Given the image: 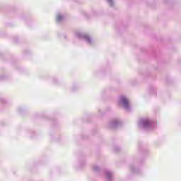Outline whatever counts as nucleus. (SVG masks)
Instances as JSON below:
<instances>
[{
    "instance_id": "nucleus-1",
    "label": "nucleus",
    "mask_w": 181,
    "mask_h": 181,
    "mask_svg": "<svg viewBox=\"0 0 181 181\" xmlns=\"http://www.w3.org/2000/svg\"><path fill=\"white\" fill-rule=\"evenodd\" d=\"M122 103L124 107H128V104H129V102H128V99L125 98H122Z\"/></svg>"
},
{
    "instance_id": "nucleus-3",
    "label": "nucleus",
    "mask_w": 181,
    "mask_h": 181,
    "mask_svg": "<svg viewBox=\"0 0 181 181\" xmlns=\"http://www.w3.org/2000/svg\"><path fill=\"white\" fill-rule=\"evenodd\" d=\"M107 178H110V175H107Z\"/></svg>"
},
{
    "instance_id": "nucleus-2",
    "label": "nucleus",
    "mask_w": 181,
    "mask_h": 181,
    "mask_svg": "<svg viewBox=\"0 0 181 181\" xmlns=\"http://www.w3.org/2000/svg\"><path fill=\"white\" fill-rule=\"evenodd\" d=\"M60 18H62V17L58 16V18H57L58 21H60Z\"/></svg>"
},
{
    "instance_id": "nucleus-4",
    "label": "nucleus",
    "mask_w": 181,
    "mask_h": 181,
    "mask_svg": "<svg viewBox=\"0 0 181 181\" xmlns=\"http://www.w3.org/2000/svg\"><path fill=\"white\" fill-rule=\"evenodd\" d=\"M144 125H146V123H144Z\"/></svg>"
}]
</instances>
